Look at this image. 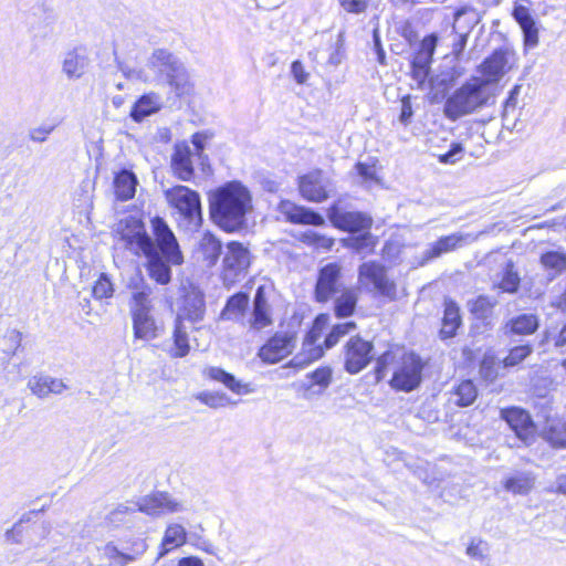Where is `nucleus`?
Returning a JSON list of instances; mask_svg holds the SVG:
<instances>
[{"mask_svg":"<svg viewBox=\"0 0 566 566\" xmlns=\"http://www.w3.org/2000/svg\"><path fill=\"white\" fill-rule=\"evenodd\" d=\"M423 367L424 364L418 354L413 352L405 354L389 380L390 387L405 392L417 389L422 381Z\"/></svg>","mask_w":566,"mask_h":566,"instance_id":"8","label":"nucleus"},{"mask_svg":"<svg viewBox=\"0 0 566 566\" xmlns=\"http://www.w3.org/2000/svg\"><path fill=\"white\" fill-rule=\"evenodd\" d=\"M396 355L391 350H386L376 359L375 366V382H380L387 375V368L394 364Z\"/></svg>","mask_w":566,"mask_h":566,"instance_id":"49","label":"nucleus"},{"mask_svg":"<svg viewBox=\"0 0 566 566\" xmlns=\"http://www.w3.org/2000/svg\"><path fill=\"white\" fill-rule=\"evenodd\" d=\"M332 368L326 366L315 369L314 371L310 373L307 377H310L315 385L327 388L332 381Z\"/></svg>","mask_w":566,"mask_h":566,"instance_id":"54","label":"nucleus"},{"mask_svg":"<svg viewBox=\"0 0 566 566\" xmlns=\"http://www.w3.org/2000/svg\"><path fill=\"white\" fill-rule=\"evenodd\" d=\"M182 306L180 308L181 321L184 318L198 323L203 319L206 313V301L203 292L196 285L189 283L182 285Z\"/></svg>","mask_w":566,"mask_h":566,"instance_id":"14","label":"nucleus"},{"mask_svg":"<svg viewBox=\"0 0 566 566\" xmlns=\"http://www.w3.org/2000/svg\"><path fill=\"white\" fill-rule=\"evenodd\" d=\"M277 209L284 216L285 220L293 224H310L314 227L325 224V219L321 213L312 208L298 206L290 200H282Z\"/></svg>","mask_w":566,"mask_h":566,"instance_id":"18","label":"nucleus"},{"mask_svg":"<svg viewBox=\"0 0 566 566\" xmlns=\"http://www.w3.org/2000/svg\"><path fill=\"white\" fill-rule=\"evenodd\" d=\"M463 153V147L460 143H453L450 146V149L440 155L439 160L443 164H453L458 160V156Z\"/></svg>","mask_w":566,"mask_h":566,"instance_id":"62","label":"nucleus"},{"mask_svg":"<svg viewBox=\"0 0 566 566\" xmlns=\"http://www.w3.org/2000/svg\"><path fill=\"white\" fill-rule=\"evenodd\" d=\"M211 221L226 232H238L248 227L253 211L250 189L240 180H230L208 193Z\"/></svg>","mask_w":566,"mask_h":566,"instance_id":"2","label":"nucleus"},{"mask_svg":"<svg viewBox=\"0 0 566 566\" xmlns=\"http://www.w3.org/2000/svg\"><path fill=\"white\" fill-rule=\"evenodd\" d=\"M327 218L335 228L353 233L368 230L373 223L371 218L366 213L347 211L338 203H333L327 209Z\"/></svg>","mask_w":566,"mask_h":566,"instance_id":"13","label":"nucleus"},{"mask_svg":"<svg viewBox=\"0 0 566 566\" xmlns=\"http://www.w3.org/2000/svg\"><path fill=\"white\" fill-rule=\"evenodd\" d=\"M489 545L484 541H472L467 548V554L479 562H483L488 557Z\"/></svg>","mask_w":566,"mask_h":566,"instance_id":"55","label":"nucleus"},{"mask_svg":"<svg viewBox=\"0 0 566 566\" xmlns=\"http://www.w3.org/2000/svg\"><path fill=\"white\" fill-rule=\"evenodd\" d=\"M342 266L331 262L319 268L314 287V300L317 303H327L335 294L342 291Z\"/></svg>","mask_w":566,"mask_h":566,"instance_id":"12","label":"nucleus"},{"mask_svg":"<svg viewBox=\"0 0 566 566\" xmlns=\"http://www.w3.org/2000/svg\"><path fill=\"white\" fill-rule=\"evenodd\" d=\"M186 530L180 524H171L169 525L164 534L161 541V549L158 554V558L164 557L168 554L172 548L179 547L186 543Z\"/></svg>","mask_w":566,"mask_h":566,"instance_id":"37","label":"nucleus"},{"mask_svg":"<svg viewBox=\"0 0 566 566\" xmlns=\"http://www.w3.org/2000/svg\"><path fill=\"white\" fill-rule=\"evenodd\" d=\"M464 239L465 235L462 233H451L429 243L421 253L418 265L424 266L441 255L457 250L462 245Z\"/></svg>","mask_w":566,"mask_h":566,"instance_id":"22","label":"nucleus"},{"mask_svg":"<svg viewBox=\"0 0 566 566\" xmlns=\"http://www.w3.org/2000/svg\"><path fill=\"white\" fill-rule=\"evenodd\" d=\"M357 293L352 289L342 291L340 295L334 302L335 315L339 318L348 317L354 314L357 305Z\"/></svg>","mask_w":566,"mask_h":566,"instance_id":"41","label":"nucleus"},{"mask_svg":"<svg viewBox=\"0 0 566 566\" xmlns=\"http://www.w3.org/2000/svg\"><path fill=\"white\" fill-rule=\"evenodd\" d=\"M356 328V324L354 322H346L342 324H337L333 326L331 332L326 335L324 339V346L329 349L334 347L339 338L346 334H348L350 331Z\"/></svg>","mask_w":566,"mask_h":566,"instance_id":"46","label":"nucleus"},{"mask_svg":"<svg viewBox=\"0 0 566 566\" xmlns=\"http://www.w3.org/2000/svg\"><path fill=\"white\" fill-rule=\"evenodd\" d=\"M462 325V317L460 313V307L451 298L444 300V310L442 317V327L439 332V336L442 340L453 338L459 327Z\"/></svg>","mask_w":566,"mask_h":566,"instance_id":"29","label":"nucleus"},{"mask_svg":"<svg viewBox=\"0 0 566 566\" xmlns=\"http://www.w3.org/2000/svg\"><path fill=\"white\" fill-rule=\"evenodd\" d=\"M340 7L350 13H361L366 10L367 4L363 0H338Z\"/></svg>","mask_w":566,"mask_h":566,"instance_id":"63","label":"nucleus"},{"mask_svg":"<svg viewBox=\"0 0 566 566\" xmlns=\"http://www.w3.org/2000/svg\"><path fill=\"white\" fill-rule=\"evenodd\" d=\"M90 65L87 51L83 46L69 51L62 63V71L69 80L82 77Z\"/></svg>","mask_w":566,"mask_h":566,"instance_id":"27","label":"nucleus"},{"mask_svg":"<svg viewBox=\"0 0 566 566\" xmlns=\"http://www.w3.org/2000/svg\"><path fill=\"white\" fill-rule=\"evenodd\" d=\"M512 17L520 25L523 32V42L525 49H534L538 44V29L536 21L531 13V10L515 2L512 11Z\"/></svg>","mask_w":566,"mask_h":566,"instance_id":"24","label":"nucleus"},{"mask_svg":"<svg viewBox=\"0 0 566 566\" xmlns=\"http://www.w3.org/2000/svg\"><path fill=\"white\" fill-rule=\"evenodd\" d=\"M503 418L525 446L535 441V424L527 411L512 407L503 411Z\"/></svg>","mask_w":566,"mask_h":566,"instance_id":"15","label":"nucleus"},{"mask_svg":"<svg viewBox=\"0 0 566 566\" xmlns=\"http://www.w3.org/2000/svg\"><path fill=\"white\" fill-rule=\"evenodd\" d=\"M211 137H212V134H210L208 132H197L191 137V143L195 147L197 156L202 160V163H201L202 165H203V160L207 159V156L203 154V150L206 148V143Z\"/></svg>","mask_w":566,"mask_h":566,"instance_id":"57","label":"nucleus"},{"mask_svg":"<svg viewBox=\"0 0 566 566\" xmlns=\"http://www.w3.org/2000/svg\"><path fill=\"white\" fill-rule=\"evenodd\" d=\"M438 35L436 33H431L426 35L420 42V48L416 54H426L427 57L433 61V54L436 52V48L438 44Z\"/></svg>","mask_w":566,"mask_h":566,"instance_id":"58","label":"nucleus"},{"mask_svg":"<svg viewBox=\"0 0 566 566\" xmlns=\"http://www.w3.org/2000/svg\"><path fill=\"white\" fill-rule=\"evenodd\" d=\"M324 355V350L322 347H315L312 348L308 355H296L291 360V366L297 367V368H304L308 364H311L314 360L319 359Z\"/></svg>","mask_w":566,"mask_h":566,"instance_id":"53","label":"nucleus"},{"mask_svg":"<svg viewBox=\"0 0 566 566\" xmlns=\"http://www.w3.org/2000/svg\"><path fill=\"white\" fill-rule=\"evenodd\" d=\"M197 399L202 403L209 406L210 408H220L224 407L230 402L229 397L223 392H209L203 391L197 396Z\"/></svg>","mask_w":566,"mask_h":566,"instance_id":"50","label":"nucleus"},{"mask_svg":"<svg viewBox=\"0 0 566 566\" xmlns=\"http://www.w3.org/2000/svg\"><path fill=\"white\" fill-rule=\"evenodd\" d=\"M199 251L209 266L217 263L222 252L221 241L210 232H206L199 242Z\"/></svg>","mask_w":566,"mask_h":566,"instance_id":"39","label":"nucleus"},{"mask_svg":"<svg viewBox=\"0 0 566 566\" xmlns=\"http://www.w3.org/2000/svg\"><path fill=\"white\" fill-rule=\"evenodd\" d=\"M541 264L548 271V279L554 280L566 270V253L548 251L541 255Z\"/></svg>","mask_w":566,"mask_h":566,"instance_id":"40","label":"nucleus"},{"mask_svg":"<svg viewBox=\"0 0 566 566\" xmlns=\"http://www.w3.org/2000/svg\"><path fill=\"white\" fill-rule=\"evenodd\" d=\"M478 397V389L472 380L461 381L450 394V401L457 407L471 406Z\"/></svg>","mask_w":566,"mask_h":566,"instance_id":"38","label":"nucleus"},{"mask_svg":"<svg viewBox=\"0 0 566 566\" xmlns=\"http://www.w3.org/2000/svg\"><path fill=\"white\" fill-rule=\"evenodd\" d=\"M113 185L117 200L127 201L134 198L138 179L132 170L123 168L116 172Z\"/></svg>","mask_w":566,"mask_h":566,"instance_id":"30","label":"nucleus"},{"mask_svg":"<svg viewBox=\"0 0 566 566\" xmlns=\"http://www.w3.org/2000/svg\"><path fill=\"white\" fill-rule=\"evenodd\" d=\"M520 274L515 269L514 262L509 260L505 263L500 281L493 284V289H497L503 293L516 294L520 290Z\"/></svg>","mask_w":566,"mask_h":566,"instance_id":"36","label":"nucleus"},{"mask_svg":"<svg viewBox=\"0 0 566 566\" xmlns=\"http://www.w3.org/2000/svg\"><path fill=\"white\" fill-rule=\"evenodd\" d=\"M203 374L212 380L223 384L228 389L237 395H245L253 391L250 384L238 380L234 375L226 371L220 367H208Z\"/></svg>","mask_w":566,"mask_h":566,"instance_id":"31","label":"nucleus"},{"mask_svg":"<svg viewBox=\"0 0 566 566\" xmlns=\"http://www.w3.org/2000/svg\"><path fill=\"white\" fill-rule=\"evenodd\" d=\"M164 197L169 207L175 209L188 226L193 229L201 227L202 206L200 193L197 190L176 185L165 189Z\"/></svg>","mask_w":566,"mask_h":566,"instance_id":"6","label":"nucleus"},{"mask_svg":"<svg viewBox=\"0 0 566 566\" xmlns=\"http://www.w3.org/2000/svg\"><path fill=\"white\" fill-rule=\"evenodd\" d=\"M247 323L250 329L256 332L273 324L272 310L268 302L266 287L264 285H260L255 290L251 315Z\"/></svg>","mask_w":566,"mask_h":566,"instance_id":"17","label":"nucleus"},{"mask_svg":"<svg viewBox=\"0 0 566 566\" xmlns=\"http://www.w3.org/2000/svg\"><path fill=\"white\" fill-rule=\"evenodd\" d=\"M114 293L113 284L107 274L102 273L93 286V295L96 298H107Z\"/></svg>","mask_w":566,"mask_h":566,"instance_id":"52","label":"nucleus"},{"mask_svg":"<svg viewBox=\"0 0 566 566\" xmlns=\"http://www.w3.org/2000/svg\"><path fill=\"white\" fill-rule=\"evenodd\" d=\"M22 342V333L17 329L8 331L3 336V348L2 353L8 357L14 355L17 350L21 347ZM9 363V358L4 360V364Z\"/></svg>","mask_w":566,"mask_h":566,"instance_id":"47","label":"nucleus"},{"mask_svg":"<svg viewBox=\"0 0 566 566\" xmlns=\"http://www.w3.org/2000/svg\"><path fill=\"white\" fill-rule=\"evenodd\" d=\"M154 289L142 282L140 286L132 292L129 310L133 318V329L135 338L154 339L158 336V326L151 315L153 303L151 295Z\"/></svg>","mask_w":566,"mask_h":566,"instance_id":"5","label":"nucleus"},{"mask_svg":"<svg viewBox=\"0 0 566 566\" xmlns=\"http://www.w3.org/2000/svg\"><path fill=\"white\" fill-rule=\"evenodd\" d=\"M374 345L356 335L344 347V369L355 375L361 371L373 359Z\"/></svg>","mask_w":566,"mask_h":566,"instance_id":"10","label":"nucleus"},{"mask_svg":"<svg viewBox=\"0 0 566 566\" xmlns=\"http://www.w3.org/2000/svg\"><path fill=\"white\" fill-rule=\"evenodd\" d=\"M301 240L303 243L307 245H313L314 248L324 249L326 251L332 250L334 245L333 238L326 237L313 230H307L303 232Z\"/></svg>","mask_w":566,"mask_h":566,"instance_id":"44","label":"nucleus"},{"mask_svg":"<svg viewBox=\"0 0 566 566\" xmlns=\"http://www.w3.org/2000/svg\"><path fill=\"white\" fill-rule=\"evenodd\" d=\"M298 190L301 196L311 202H323L329 197L327 181L319 169L301 176L298 179Z\"/></svg>","mask_w":566,"mask_h":566,"instance_id":"19","label":"nucleus"},{"mask_svg":"<svg viewBox=\"0 0 566 566\" xmlns=\"http://www.w3.org/2000/svg\"><path fill=\"white\" fill-rule=\"evenodd\" d=\"M49 381L50 376L48 375H34L29 379L28 388L36 397L45 398L49 396Z\"/></svg>","mask_w":566,"mask_h":566,"instance_id":"48","label":"nucleus"},{"mask_svg":"<svg viewBox=\"0 0 566 566\" xmlns=\"http://www.w3.org/2000/svg\"><path fill=\"white\" fill-rule=\"evenodd\" d=\"M170 167L181 181H191L195 177L192 150L187 144H177L171 155Z\"/></svg>","mask_w":566,"mask_h":566,"instance_id":"25","label":"nucleus"},{"mask_svg":"<svg viewBox=\"0 0 566 566\" xmlns=\"http://www.w3.org/2000/svg\"><path fill=\"white\" fill-rule=\"evenodd\" d=\"M345 245L357 252H363L366 249L374 247L373 235L369 232H364L358 235L350 237L345 240Z\"/></svg>","mask_w":566,"mask_h":566,"instance_id":"51","label":"nucleus"},{"mask_svg":"<svg viewBox=\"0 0 566 566\" xmlns=\"http://www.w3.org/2000/svg\"><path fill=\"white\" fill-rule=\"evenodd\" d=\"M413 116V107H412V97L411 95H406L400 101V114L398 120L403 125L408 126Z\"/></svg>","mask_w":566,"mask_h":566,"instance_id":"56","label":"nucleus"},{"mask_svg":"<svg viewBox=\"0 0 566 566\" xmlns=\"http://www.w3.org/2000/svg\"><path fill=\"white\" fill-rule=\"evenodd\" d=\"M294 337L287 333H275L259 350V357L268 364H275L287 356L293 348Z\"/></svg>","mask_w":566,"mask_h":566,"instance_id":"20","label":"nucleus"},{"mask_svg":"<svg viewBox=\"0 0 566 566\" xmlns=\"http://www.w3.org/2000/svg\"><path fill=\"white\" fill-rule=\"evenodd\" d=\"M539 328V317L534 313H523L506 319L500 331L506 337L530 336Z\"/></svg>","mask_w":566,"mask_h":566,"instance_id":"23","label":"nucleus"},{"mask_svg":"<svg viewBox=\"0 0 566 566\" xmlns=\"http://www.w3.org/2000/svg\"><path fill=\"white\" fill-rule=\"evenodd\" d=\"M172 337L175 352L171 353V356L177 358L187 356L190 350V345L187 331L181 321V315H177L176 317Z\"/></svg>","mask_w":566,"mask_h":566,"instance_id":"43","label":"nucleus"},{"mask_svg":"<svg viewBox=\"0 0 566 566\" xmlns=\"http://www.w3.org/2000/svg\"><path fill=\"white\" fill-rule=\"evenodd\" d=\"M250 296L247 292L240 291L229 296L226 304L220 312V321H231L235 323H243Z\"/></svg>","mask_w":566,"mask_h":566,"instance_id":"28","label":"nucleus"},{"mask_svg":"<svg viewBox=\"0 0 566 566\" xmlns=\"http://www.w3.org/2000/svg\"><path fill=\"white\" fill-rule=\"evenodd\" d=\"M521 90H522V85L515 84L513 86V88L509 92V96L505 99L504 105H503V113H502L503 120H507L509 113L516 108L517 98L520 96Z\"/></svg>","mask_w":566,"mask_h":566,"instance_id":"59","label":"nucleus"},{"mask_svg":"<svg viewBox=\"0 0 566 566\" xmlns=\"http://www.w3.org/2000/svg\"><path fill=\"white\" fill-rule=\"evenodd\" d=\"M146 539H135L133 542V553L124 552L120 544L108 542L103 547V555L109 560L111 566H127L128 564L138 559L147 551Z\"/></svg>","mask_w":566,"mask_h":566,"instance_id":"21","label":"nucleus"},{"mask_svg":"<svg viewBox=\"0 0 566 566\" xmlns=\"http://www.w3.org/2000/svg\"><path fill=\"white\" fill-rule=\"evenodd\" d=\"M291 73L297 84H304L308 78V73L304 70L301 61H293L291 64Z\"/></svg>","mask_w":566,"mask_h":566,"instance_id":"64","label":"nucleus"},{"mask_svg":"<svg viewBox=\"0 0 566 566\" xmlns=\"http://www.w3.org/2000/svg\"><path fill=\"white\" fill-rule=\"evenodd\" d=\"M497 305V300L489 295H479L475 300L469 302V308L472 315L484 323L491 325L493 310Z\"/></svg>","mask_w":566,"mask_h":566,"instance_id":"35","label":"nucleus"},{"mask_svg":"<svg viewBox=\"0 0 566 566\" xmlns=\"http://www.w3.org/2000/svg\"><path fill=\"white\" fill-rule=\"evenodd\" d=\"M358 279L363 284L370 283L373 290L382 296L395 298L396 284L387 275L386 268L376 261H367L358 268Z\"/></svg>","mask_w":566,"mask_h":566,"instance_id":"11","label":"nucleus"},{"mask_svg":"<svg viewBox=\"0 0 566 566\" xmlns=\"http://www.w3.org/2000/svg\"><path fill=\"white\" fill-rule=\"evenodd\" d=\"M148 66L159 76L160 81L172 88L177 96H182L191 91L185 64L168 50H154L148 60Z\"/></svg>","mask_w":566,"mask_h":566,"instance_id":"4","label":"nucleus"},{"mask_svg":"<svg viewBox=\"0 0 566 566\" xmlns=\"http://www.w3.org/2000/svg\"><path fill=\"white\" fill-rule=\"evenodd\" d=\"M355 169L357 175L364 180V181H378L377 172L375 164H367L358 161L355 165Z\"/></svg>","mask_w":566,"mask_h":566,"instance_id":"60","label":"nucleus"},{"mask_svg":"<svg viewBox=\"0 0 566 566\" xmlns=\"http://www.w3.org/2000/svg\"><path fill=\"white\" fill-rule=\"evenodd\" d=\"M160 109V98L157 94H144L133 105L130 117L134 122L140 123L147 116Z\"/></svg>","mask_w":566,"mask_h":566,"instance_id":"33","label":"nucleus"},{"mask_svg":"<svg viewBox=\"0 0 566 566\" xmlns=\"http://www.w3.org/2000/svg\"><path fill=\"white\" fill-rule=\"evenodd\" d=\"M426 54H415L411 60V76L418 88H423L431 71L432 61Z\"/></svg>","mask_w":566,"mask_h":566,"instance_id":"42","label":"nucleus"},{"mask_svg":"<svg viewBox=\"0 0 566 566\" xmlns=\"http://www.w3.org/2000/svg\"><path fill=\"white\" fill-rule=\"evenodd\" d=\"M118 227L127 247L145 255L150 279L161 285L168 284L171 281V266L182 264L184 255L167 222L158 216L151 219L154 238L146 232L144 222L135 217L125 218Z\"/></svg>","mask_w":566,"mask_h":566,"instance_id":"1","label":"nucleus"},{"mask_svg":"<svg viewBox=\"0 0 566 566\" xmlns=\"http://www.w3.org/2000/svg\"><path fill=\"white\" fill-rule=\"evenodd\" d=\"M138 511L148 515L158 516L166 513H175L184 510L180 502L176 501L167 492H156L144 496L137 503Z\"/></svg>","mask_w":566,"mask_h":566,"instance_id":"16","label":"nucleus"},{"mask_svg":"<svg viewBox=\"0 0 566 566\" xmlns=\"http://www.w3.org/2000/svg\"><path fill=\"white\" fill-rule=\"evenodd\" d=\"M457 38L452 43V54L457 61L463 57L464 49L467 46L469 34L464 32H453Z\"/></svg>","mask_w":566,"mask_h":566,"instance_id":"61","label":"nucleus"},{"mask_svg":"<svg viewBox=\"0 0 566 566\" xmlns=\"http://www.w3.org/2000/svg\"><path fill=\"white\" fill-rule=\"evenodd\" d=\"M514 51L509 46L495 49L491 55L484 59L479 66V72L482 74V81H485V86L496 84L501 78L511 71L512 61L514 60Z\"/></svg>","mask_w":566,"mask_h":566,"instance_id":"9","label":"nucleus"},{"mask_svg":"<svg viewBox=\"0 0 566 566\" xmlns=\"http://www.w3.org/2000/svg\"><path fill=\"white\" fill-rule=\"evenodd\" d=\"M541 438L555 450H566V419L547 417L542 426Z\"/></svg>","mask_w":566,"mask_h":566,"instance_id":"26","label":"nucleus"},{"mask_svg":"<svg viewBox=\"0 0 566 566\" xmlns=\"http://www.w3.org/2000/svg\"><path fill=\"white\" fill-rule=\"evenodd\" d=\"M480 21L481 14L479 10L471 6L461 7L454 12L452 32H464L470 34Z\"/></svg>","mask_w":566,"mask_h":566,"instance_id":"32","label":"nucleus"},{"mask_svg":"<svg viewBox=\"0 0 566 566\" xmlns=\"http://www.w3.org/2000/svg\"><path fill=\"white\" fill-rule=\"evenodd\" d=\"M535 484V475L531 471H517L507 476L503 483L505 491L513 494L526 495Z\"/></svg>","mask_w":566,"mask_h":566,"instance_id":"34","label":"nucleus"},{"mask_svg":"<svg viewBox=\"0 0 566 566\" xmlns=\"http://www.w3.org/2000/svg\"><path fill=\"white\" fill-rule=\"evenodd\" d=\"M533 353V346L530 344L514 346L510 349L507 356L503 359L504 367H514L525 360Z\"/></svg>","mask_w":566,"mask_h":566,"instance_id":"45","label":"nucleus"},{"mask_svg":"<svg viewBox=\"0 0 566 566\" xmlns=\"http://www.w3.org/2000/svg\"><path fill=\"white\" fill-rule=\"evenodd\" d=\"M492 95L485 81L472 77L458 87L444 102V116L454 122L489 105Z\"/></svg>","mask_w":566,"mask_h":566,"instance_id":"3","label":"nucleus"},{"mask_svg":"<svg viewBox=\"0 0 566 566\" xmlns=\"http://www.w3.org/2000/svg\"><path fill=\"white\" fill-rule=\"evenodd\" d=\"M251 264V253L243 243L231 241L226 245L222 260V281L226 287L233 285L241 276H244Z\"/></svg>","mask_w":566,"mask_h":566,"instance_id":"7","label":"nucleus"}]
</instances>
